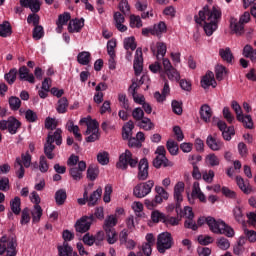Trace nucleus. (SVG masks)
Wrapping results in <instances>:
<instances>
[{"instance_id": "2f4dec72", "label": "nucleus", "mask_w": 256, "mask_h": 256, "mask_svg": "<svg viewBox=\"0 0 256 256\" xmlns=\"http://www.w3.org/2000/svg\"><path fill=\"white\" fill-rule=\"evenodd\" d=\"M229 74V70L221 64L216 65L215 67V75L217 81H223L225 79V76Z\"/></svg>"}, {"instance_id": "a211bd4d", "label": "nucleus", "mask_w": 256, "mask_h": 256, "mask_svg": "<svg viewBox=\"0 0 256 256\" xmlns=\"http://www.w3.org/2000/svg\"><path fill=\"white\" fill-rule=\"evenodd\" d=\"M230 31L235 35H243L245 33V25L237 20V18H230Z\"/></svg>"}, {"instance_id": "e2e57ef3", "label": "nucleus", "mask_w": 256, "mask_h": 256, "mask_svg": "<svg viewBox=\"0 0 256 256\" xmlns=\"http://www.w3.org/2000/svg\"><path fill=\"white\" fill-rule=\"evenodd\" d=\"M231 107L236 113V118L241 120V116H243V110L241 109V105H239L237 101L233 100L231 102Z\"/></svg>"}, {"instance_id": "8fccbe9b", "label": "nucleus", "mask_w": 256, "mask_h": 256, "mask_svg": "<svg viewBox=\"0 0 256 256\" xmlns=\"http://www.w3.org/2000/svg\"><path fill=\"white\" fill-rule=\"evenodd\" d=\"M217 247L221 249L222 251H227L229 247H231V242H229V239L225 237H220L216 241Z\"/></svg>"}, {"instance_id": "dca6fc26", "label": "nucleus", "mask_w": 256, "mask_h": 256, "mask_svg": "<svg viewBox=\"0 0 256 256\" xmlns=\"http://www.w3.org/2000/svg\"><path fill=\"white\" fill-rule=\"evenodd\" d=\"M206 145L211 149V151H221L224 147L223 142L213 135H209L207 137Z\"/></svg>"}, {"instance_id": "f3484780", "label": "nucleus", "mask_w": 256, "mask_h": 256, "mask_svg": "<svg viewBox=\"0 0 256 256\" xmlns=\"http://www.w3.org/2000/svg\"><path fill=\"white\" fill-rule=\"evenodd\" d=\"M201 85L203 89H209V87H217V81H215V74L208 71L206 75L201 80Z\"/></svg>"}, {"instance_id": "f03ea898", "label": "nucleus", "mask_w": 256, "mask_h": 256, "mask_svg": "<svg viewBox=\"0 0 256 256\" xmlns=\"http://www.w3.org/2000/svg\"><path fill=\"white\" fill-rule=\"evenodd\" d=\"M207 223L210 231L215 233L216 235H225L226 237H235V230L223 220H215V218L208 217H200L197 221V226L201 227V225H205Z\"/></svg>"}, {"instance_id": "ea45409f", "label": "nucleus", "mask_w": 256, "mask_h": 256, "mask_svg": "<svg viewBox=\"0 0 256 256\" xmlns=\"http://www.w3.org/2000/svg\"><path fill=\"white\" fill-rule=\"evenodd\" d=\"M31 215L33 222L39 223V221H41V217L43 216V208H41V205H34Z\"/></svg>"}, {"instance_id": "338daca9", "label": "nucleus", "mask_w": 256, "mask_h": 256, "mask_svg": "<svg viewBox=\"0 0 256 256\" xmlns=\"http://www.w3.org/2000/svg\"><path fill=\"white\" fill-rule=\"evenodd\" d=\"M202 178L206 183H213V179L215 178V172L213 170L203 171Z\"/></svg>"}, {"instance_id": "37998d69", "label": "nucleus", "mask_w": 256, "mask_h": 256, "mask_svg": "<svg viewBox=\"0 0 256 256\" xmlns=\"http://www.w3.org/2000/svg\"><path fill=\"white\" fill-rule=\"evenodd\" d=\"M17 73V68L10 69V71L4 75L5 81H7L9 85H13V83L17 81Z\"/></svg>"}, {"instance_id": "0e129e2a", "label": "nucleus", "mask_w": 256, "mask_h": 256, "mask_svg": "<svg viewBox=\"0 0 256 256\" xmlns=\"http://www.w3.org/2000/svg\"><path fill=\"white\" fill-rule=\"evenodd\" d=\"M132 117L135 119V121H141L142 119L145 118V112L141 108H135L132 111Z\"/></svg>"}, {"instance_id": "bf43d9fd", "label": "nucleus", "mask_w": 256, "mask_h": 256, "mask_svg": "<svg viewBox=\"0 0 256 256\" xmlns=\"http://www.w3.org/2000/svg\"><path fill=\"white\" fill-rule=\"evenodd\" d=\"M241 117H242L241 120L240 119H237V120L243 123L246 129H253V118H251V115L244 116L242 114Z\"/></svg>"}, {"instance_id": "f257e3e1", "label": "nucleus", "mask_w": 256, "mask_h": 256, "mask_svg": "<svg viewBox=\"0 0 256 256\" xmlns=\"http://www.w3.org/2000/svg\"><path fill=\"white\" fill-rule=\"evenodd\" d=\"M194 19L198 25L204 23L203 29L207 37H211L213 32L219 27V21H221V9L216 6L209 8V6L206 5L199 11L198 16H195Z\"/></svg>"}, {"instance_id": "72a5a7b5", "label": "nucleus", "mask_w": 256, "mask_h": 256, "mask_svg": "<svg viewBox=\"0 0 256 256\" xmlns=\"http://www.w3.org/2000/svg\"><path fill=\"white\" fill-rule=\"evenodd\" d=\"M137 126L140 127V129H143L144 131H151V129L155 128V124H153L151 122V119H149L148 117L142 118L138 122Z\"/></svg>"}, {"instance_id": "2eb2a0df", "label": "nucleus", "mask_w": 256, "mask_h": 256, "mask_svg": "<svg viewBox=\"0 0 256 256\" xmlns=\"http://www.w3.org/2000/svg\"><path fill=\"white\" fill-rule=\"evenodd\" d=\"M18 75H19L20 81H27L32 85L35 84V75L29 72V68H27V66L20 67L18 70Z\"/></svg>"}, {"instance_id": "cd10ccee", "label": "nucleus", "mask_w": 256, "mask_h": 256, "mask_svg": "<svg viewBox=\"0 0 256 256\" xmlns=\"http://www.w3.org/2000/svg\"><path fill=\"white\" fill-rule=\"evenodd\" d=\"M133 129H135V124L130 120L123 126L122 138L127 140L132 137Z\"/></svg>"}, {"instance_id": "c03bdc74", "label": "nucleus", "mask_w": 256, "mask_h": 256, "mask_svg": "<svg viewBox=\"0 0 256 256\" xmlns=\"http://www.w3.org/2000/svg\"><path fill=\"white\" fill-rule=\"evenodd\" d=\"M115 225H117V217L115 215H109L104 221L103 229H115Z\"/></svg>"}, {"instance_id": "aec40b11", "label": "nucleus", "mask_w": 256, "mask_h": 256, "mask_svg": "<svg viewBox=\"0 0 256 256\" xmlns=\"http://www.w3.org/2000/svg\"><path fill=\"white\" fill-rule=\"evenodd\" d=\"M83 27H85V19H74L69 22L68 31L69 33H79Z\"/></svg>"}, {"instance_id": "13d9d810", "label": "nucleus", "mask_w": 256, "mask_h": 256, "mask_svg": "<svg viewBox=\"0 0 256 256\" xmlns=\"http://www.w3.org/2000/svg\"><path fill=\"white\" fill-rule=\"evenodd\" d=\"M39 171L41 173H47L49 171V163H47V158L43 155L39 159Z\"/></svg>"}, {"instance_id": "680f3d73", "label": "nucleus", "mask_w": 256, "mask_h": 256, "mask_svg": "<svg viewBox=\"0 0 256 256\" xmlns=\"http://www.w3.org/2000/svg\"><path fill=\"white\" fill-rule=\"evenodd\" d=\"M43 35H45V32L43 31V26H35L33 29V39L39 41V39H42Z\"/></svg>"}, {"instance_id": "5701e85b", "label": "nucleus", "mask_w": 256, "mask_h": 256, "mask_svg": "<svg viewBox=\"0 0 256 256\" xmlns=\"http://www.w3.org/2000/svg\"><path fill=\"white\" fill-rule=\"evenodd\" d=\"M200 117L204 123H209L211 121V117H213V110L207 104H203L200 108Z\"/></svg>"}, {"instance_id": "864d4df0", "label": "nucleus", "mask_w": 256, "mask_h": 256, "mask_svg": "<svg viewBox=\"0 0 256 256\" xmlns=\"http://www.w3.org/2000/svg\"><path fill=\"white\" fill-rule=\"evenodd\" d=\"M233 216L235 221H237V223H244L245 222V217L243 215V210L241 209V207L236 206L233 209Z\"/></svg>"}, {"instance_id": "f704fd0d", "label": "nucleus", "mask_w": 256, "mask_h": 256, "mask_svg": "<svg viewBox=\"0 0 256 256\" xmlns=\"http://www.w3.org/2000/svg\"><path fill=\"white\" fill-rule=\"evenodd\" d=\"M69 107V100L66 97H62L58 100L56 111L57 113L64 114Z\"/></svg>"}, {"instance_id": "c85d7f7f", "label": "nucleus", "mask_w": 256, "mask_h": 256, "mask_svg": "<svg viewBox=\"0 0 256 256\" xmlns=\"http://www.w3.org/2000/svg\"><path fill=\"white\" fill-rule=\"evenodd\" d=\"M247 243V238L245 236H241L237 244L234 246L233 252L234 255H242V253L245 251V244Z\"/></svg>"}, {"instance_id": "6e6d98bb", "label": "nucleus", "mask_w": 256, "mask_h": 256, "mask_svg": "<svg viewBox=\"0 0 256 256\" xmlns=\"http://www.w3.org/2000/svg\"><path fill=\"white\" fill-rule=\"evenodd\" d=\"M97 161L100 165H108L109 164V152L101 151L97 154Z\"/></svg>"}, {"instance_id": "393cba45", "label": "nucleus", "mask_w": 256, "mask_h": 256, "mask_svg": "<svg viewBox=\"0 0 256 256\" xmlns=\"http://www.w3.org/2000/svg\"><path fill=\"white\" fill-rule=\"evenodd\" d=\"M153 165L156 169H161L162 165L163 167H173V162L169 161L167 156H156L153 160Z\"/></svg>"}, {"instance_id": "473e14b6", "label": "nucleus", "mask_w": 256, "mask_h": 256, "mask_svg": "<svg viewBox=\"0 0 256 256\" xmlns=\"http://www.w3.org/2000/svg\"><path fill=\"white\" fill-rule=\"evenodd\" d=\"M14 169L18 179H23V177H25V168L23 167V163L19 157L16 158Z\"/></svg>"}, {"instance_id": "9b49d317", "label": "nucleus", "mask_w": 256, "mask_h": 256, "mask_svg": "<svg viewBox=\"0 0 256 256\" xmlns=\"http://www.w3.org/2000/svg\"><path fill=\"white\" fill-rule=\"evenodd\" d=\"M87 169V163L85 161L78 162V166L69 168V174L73 181H81L83 179V171Z\"/></svg>"}, {"instance_id": "4d7b16f0", "label": "nucleus", "mask_w": 256, "mask_h": 256, "mask_svg": "<svg viewBox=\"0 0 256 256\" xmlns=\"http://www.w3.org/2000/svg\"><path fill=\"white\" fill-rule=\"evenodd\" d=\"M166 75L170 81H179L181 74L174 67L166 72Z\"/></svg>"}, {"instance_id": "1a4fd4ad", "label": "nucleus", "mask_w": 256, "mask_h": 256, "mask_svg": "<svg viewBox=\"0 0 256 256\" xmlns=\"http://www.w3.org/2000/svg\"><path fill=\"white\" fill-rule=\"evenodd\" d=\"M94 219L95 217L93 215L83 216L80 218L75 224L77 233H87V231L91 229V225L93 224Z\"/></svg>"}, {"instance_id": "f8f14e48", "label": "nucleus", "mask_w": 256, "mask_h": 256, "mask_svg": "<svg viewBox=\"0 0 256 256\" xmlns=\"http://www.w3.org/2000/svg\"><path fill=\"white\" fill-rule=\"evenodd\" d=\"M134 72L137 77L143 72V49L137 48L134 57Z\"/></svg>"}, {"instance_id": "49530a36", "label": "nucleus", "mask_w": 256, "mask_h": 256, "mask_svg": "<svg viewBox=\"0 0 256 256\" xmlns=\"http://www.w3.org/2000/svg\"><path fill=\"white\" fill-rule=\"evenodd\" d=\"M166 148L168 149L170 155H178L179 153V144L174 140H168L166 143Z\"/></svg>"}, {"instance_id": "4468645a", "label": "nucleus", "mask_w": 256, "mask_h": 256, "mask_svg": "<svg viewBox=\"0 0 256 256\" xmlns=\"http://www.w3.org/2000/svg\"><path fill=\"white\" fill-rule=\"evenodd\" d=\"M138 169V180L146 181V179L149 177V162L146 158L140 160Z\"/></svg>"}, {"instance_id": "603ef678", "label": "nucleus", "mask_w": 256, "mask_h": 256, "mask_svg": "<svg viewBox=\"0 0 256 256\" xmlns=\"http://www.w3.org/2000/svg\"><path fill=\"white\" fill-rule=\"evenodd\" d=\"M151 220L153 223H159L163 222L165 223V214L163 212H160L159 210H154L151 213Z\"/></svg>"}, {"instance_id": "79ce46f5", "label": "nucleus", "mask_w": 256, "mask_h": 256, "mask_svg": "<svg viewBox=\"0 0 256 256\" xmlns=\"http://www.w3.org/2000/svg\"><path fill=\"white\" fill-rule=\"evenodd\" d=\"M99 177V168L96 165H90L87 169V179L95 181Z\"/></svg>"}, {"instance_id": "39448f33", "label": "nucleus", "mask_w": 256, "mask_h": 256, "mask_svg": "<svg viewBox=\"0 0 256 256\" xmlns=\"http://www.w3.org/2000/svg\"><path fill=\"white\" fill-rule=\"evenodd\" d=\"M153 187H155V182L153 180L139 183L134 187L133 195L138 199H143L144 197H147L149 193H151Z\"/></svg>"}, {"instance_id": "3c124183", "label": "nucleus", "mask_w": 256, "mask_h": 256, "mask_svg": "<svg viewBox=\"0 0 256 256\" xmlns=\"http://www.w3.org/2000/svg\"><path fill=\"white\" fill-rule=\"evenodd\" d=\"M11 33V24H9V22L0 24V37H9Z\"/></svg>"}, {"instance_id": "c9c22d12", "label": "nucleus", "mask_w": 256, "mask_h": 256, "mask_svg": "<svg viewBox=\"0 0 256 256\" xmlns=\"http://www.w3.org/2000/svg\"><path fill=\"white\" fill-rule=\"evenodd\" d=\"M10 208L14 215H20L21 213V198L15 197L10 201Z\"/></svg>"}, {"instance_id": "a18cd8bd", "label": "nucleus", "mask_w": 256, "mask_h": 256, "mask_svg": "<svg viewBox=\"0 0 256 256\" xmlns=\"http://www.w3.org/2000/svg\"><path fill=\"white\" fill-rule=\"evenodd\" d=\"M206 163L210 165V167H219L221 160L215 153H211L206 156Z\"/></svg>"}, {"instance_id": "e433bc0d", "label": "nucleus", "mask_w": 256, "mask_h": 256, "mask_svg": "<svg viewBox=\"0 0 256 256\" xmlns=\"http://www.w3.org/2000/svg\"><path fill=\"white\" fill-rule=\"evenodd\" d=\"M109 245H115L117 243V231L115 228L104 229Z\"/></svg>"}, {"instance_id": "9d476101", "label": "nucleus", "mask_w": 256, "mask_h": 256, "mask_svg": "<svg viewBox=\"0 0 256 256\" xmlns=\"http://www.w3.org/2000/svg\"><path fill=\"white\" fill-rule=\"evenodd\" d=\"M84 135H89L86 138L87 143H95L99 139V122L88 123V128Z\"/></svg>"}, {"instance_id": "4be33fe9", "label": "nucleus", "mask_w": 256, "mask_h": 256, "mask_svg": "<svg viewBox=\"0 0 256 256\" xmlns=\"http://www.w3.org/2000/svg\"><path fill=\"white\" fill-rule=\"evenodd\" d=\"M71 20V13L64 12L58 16V20L56 21V31L61 33L63 31V25H67V23Z\"/></svg>"}, {"instance_id": "423d86ee", "label": "nucleus", "mask_w": 256, "mask_h": 256, "mask_svg": "<svg viewBox=\"0 0 256 256\" xmlns=\"http://www.w3.org/2000/svg\"><path fill=\"white\" fill-rule=\"evenodd\" d=\"M157 250L160 253H165L168 249H171L173 247V237L171 236V233L169 232H162L157 237Z\"/></svg>"}, {"instance_id": "20e7f679", "label": "nucleus", "mask_w": 256, "mask_h": 256, "mask_svg": "<svg viewBox=\"0 0 256 256\" xmlns=\"http://www.w3.org/2000/svg\"><path fill=\"white\" fill-rule=\"evenodd\" d=\"M7 252L8 256H17V238L2 236L0 239V255Z\"/></svg>"}, {"instance_id": "7c9ffc66", "label": "nucleus", "mask_w": 256, "mask_h": 256, "mask_svg": "<svg viewBox=\"0 0 256 256\" xmlns=\"http://www.w3.org/2000/svg\"><path fill=\"white\" fill-rule=\"evenodd\" d=\"M219 55L223 61H226V63H233V52H231V48L226 47L225 49L221 48L219 50Z\"/></svg>"}, {"instance_id": "412c9836", "label": "nucleus", "mask_w": 256, "mask_h": 256, "mask_svg": "<svg viewBox=\"0 0 256 256\" xmlns=\"http://www.w3.org/2000/svg\"><path fill=\"white\" fill-rule=\"evenodd\" d=\"M157 51L155 50L154 47H151V51L153 55H156V59L158 61H161L167 55V45L163 42H158L156 44Z\"/></svg>"}, {"instance_id": "b1692460", "label": "nucleus", "mask_w": 256, "mask_h": 256, "mask_svg": "<svg viewBox=\"0 0 256 256\" xmlns=\"http://www.w3.org/2000/svg\"><path fill=\"white\" fill-rule=\"evenodd\" d=\"M236 183L239 189H241L245 195H250V193L253 191L251 185H249V181H245V179H243L241 176H236Z\"/></svg>"}, {"instance_id": "58836bf2", "label": "nucleus", "mask_w": 256, "mask_h": 256, "mask_svg": "<svg viewBox=\"0 0 256 256\" xmlns=\"http://www.w3.org/2000/svg\"><path fill=\"white\" fill-rule=\"evenodd\" d=\"M55 201L57 205H64L67 201V191L65 189L57 190L55 193Z\"/></svg>"}, {"instance_id": "a19ab883", "label": "nucleus", "mask_w": 256, "mask_h": 256, "mask_svg": "<svg viewBox=\"0 0 256 256\" xmlns=\"http://www.w3.org/2000/svg\"><path fill=\"white\" fill-rule=\"evenodd\" d=\"M71 253H73V248L69 246V243L63 242L62 246H58L59 256H71Z\"/></svg>"}, {"instance_id": "6e6552de", "label": "nucleus", "mask_w": 256, "mask_h": 256, "mask_svg": "<svg viewBox=\"0 0 256 256\" xmlns=\"http://www.w3.org/2000/svg\"><path fill=\"white\" fill-rule=\"evenodd\" d=\"M19 129H21V123L15 117H9L7 120L0 121V130L8 131L10 135H17Z\"/></svg>"}, {"instance_id": "4c0bfd02", "label": "nucleus", "mask_w": 256, "mask_h": 256, "mask_svg": "<svg viewBox=\"0 0 256 256\" xmlns=\"http://www.w3.org/2000/svg\"><path fill=\"white\" fill-rule=\"evenodd\" d=\"M77 61L80 65H88L91 63V53L87 51L80 52L77 56Z\"/></svg>"}, {"instance_id": "bb28decb", "label": "nucleus", "mask_w": 256, "mask_h": 256, "mask_svg": "<svg viewBox=\"0 0 256 256\" xmlns=\"http://www.w3.org/2000/svg\"><path fill=\"white\" fill-rule=\"evenodd\" d=\"M101 195H103V189L101 187H99L88 198L89 207H95V205H97V201H99V199H101Z\"/></svg>"}, {"instance_id": "ddd939ff", "label": "nucleus", "mask_w": 256, "mask_h": 256, "mask_svg": "<svg viewBox=\"0 0 256 256\" xmlns=\"http://www.w3.org/2000/svg\"><path fill=\"white\" fill-rule=\"evenodd\" d=\"M185 191V183L177 182L174 186V199L176 203V211L179 212V207H181V201H183V193Z\"/></svg>"}, {"instance_id": "6ab92c4d", "label": "nucleus", "mask_w": 256, "mask_h": 256, "mask_svg": "<svg viewBox=\"0 0 256 256\" xmlns=\"http://www.w3.org/2000/svg\"><path fill=\"white\" fill-rule=\"evenodd\" d=\"M114 25L116 27V29H118V31H120V33H125V31H127V26L124 25L125 23V16H123V14H121V12H116L114 13Z\"/></svg>"}, {"instance_id": "09e8293b", "label": "nucleus", "mask_w": 256, "mask_h": 256, "mask_svg": "<svg viewBox=\"0 0 256 256\" xmlns=\"http://www.w3.org/2000/svg\"><path fill=\"white\" fill-rule=\"evenodd\" d=\"M9 105L12 111H19V109L21 108V99L16 96H11L9 98Z\"/></svg>"}, {"instance_id": "774afa93", "label": "nucleus", "mask_w": 256, "mask_h": 256, "mask_svg": "<svg viewBox=\"0 0 256 256\" xmlns=\"http://www.w3.org/2000/svg\"><path fill=\"white\" fill-rule=\"evenodd\" d=\"M198 243H199L200 245H211V243H213V237H211V236L199 235V236H198Z\"/></svg>"}, {"instance_id": "5fc2aeb1", "label": "nucleus", "mask_w": 256, "mask_h": 256, "mask_svg": "<svg viewBox=\"0 0 256 256\" xmlns=\"http://www.w3.org/2000/svg\"><path fill=\"white\" fill-rule=\"evenodd\" d=\"M124 49H126V51H129V49H131L132 51H135V49H137V43H135V37H128L124 39Z\"/></svg>"}, {"instance_id": "0eeeda50", "label": "nucleus", "mask_w": 256, "mask_h": 256, "mask_svg": "<svg viewBox=\"0 0 256 256\" xmlns=\"http://www.w3.org/2000/svg\"><path fill=\"white\" fill-rule=\"evenodd\" d=\"M138 160L133 158V154L129 150H125V153H122L119 157V162L116 164L118 169L125 171L127 167H137Z\"/></svg>"}, {"instance_id": "7ed1b4c3", "label": "nucleus", "mask_w": 256, "mask_h": 256, "mask_svg": "<svg viewBox=\"0 0 256 256\" xmlns=\"http://www.w3.org/2000/svg\"><path fill=\"white\" fill-rule=\"evenodd\" d=\"M63 131L61 128H58L55 130V132H49L46 143L44 144V154L46 155L47 159H55V145L53 143H56V145H61L63 143V138L61 137V134Z\"/></svg>"}, {"instance_id": "a878e982", "label": "nucleus", "mask_w": 256, "mask_h": 256, "mask_svg": "<svg viewBox=\"0 0 256 256\" xmlns=\"http://www.w3.org/2000/svg\"><path fill=\"white\" fill-rule=\"evenodd\" d=\"M243 57H246V59H250L252 63H256V49H253V46L247 44L244 46L242 51Z\"/></svg>"}, {"instance_id": "052dcab7", "label": "nucleus", "mask_w": 256, "mask_h": 256, "mask_svg": "<svg viewBox=\"0 0 256 256\" xmlns=\"http://www.w3.org/2000/svg\"><path fill=\"white\" fill-rule=\"evenodd\" d=\"M115 47H117V41L111 39L107 43V53L109 57H116L115 55Z\"/></svg>"}, {"instance_id": "c756f323", "label": "nucleus", "mask_w": 256, "mask_h": 256, "mask_svg": "<svg viewBox=\"0 0 256 256\" xmlns=\"http://www.w3.org/2000/svg\"><path fill=\"white\" fill-rule=\"evenodd\" d=\"M153 28V35H155L156 37H161V35H163V33H167V24H165V22L160 21L158 24H154Z\"/></svg>"}, {"instance_id": "69168bd1", "label": "nucleus", "mask_w": 256, "mask_h": 256, "mask_svg": "<svg viewBox=\"0 0 256 256\" xmlns=\"http://www.w3.org/2000/svg\"><path fill=\"white\" fill-rule=\"evenodd\" d=\"M29 221H31L29 208H24L22 210V216H21L20 223H21V225H27V223H29Z\"/></svg>"}, {"instance_id": "de8ad7c7", "label": "nucleus", "mask_w": 256, "mask_h": 256, "mask_svg": "<svg viewBox=\"0 0 256 256\" xmlns=\"http://www.w3.org/2000/svg\"><path fill=\"white\" fill-rule=\"evenodd\" d=\"M130 27L132 29H135V27L137 29L143 27V21H141V17L134 14L130 15Z\"/></svg>"}]
</instances>
